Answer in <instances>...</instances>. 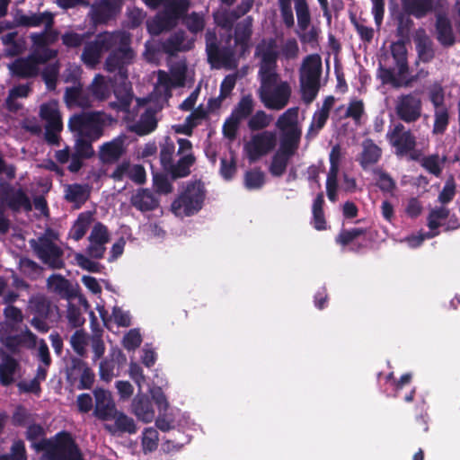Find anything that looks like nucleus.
Segmentation results:
<instances>
[{"instance_id":"1","label":"nucleus","mask_w":460,"mask_h":460,"mask_svg":"<svg viewBox=\"0 0 460 460\" xmlns=\"http://www.w3.org/2000/svg\"><path fill=\"white\" fill-rule=\"evenodd\" d=\"M130 38L125 31L103 32L95 40L84 46L82 53L83 62L89 67H94L104 52L112 50L109 55L105 66L109 72H117L115 80L121 81V89L115 88L114 93L119 101V108L126 111L131 102V88L127 83V66L131 64L135 53L129 47Z\"/></svg>"},{"instance_id":"2","label":"nucleus","mask_w":460,"mask_h":460,"mask_svg":"<svg viewBox=\"0 0 460 460\" xmlns=\"http://www.w3.org/2000/svg\"><path fill=\"white\" fill-rule=\"evenodd\" d=\"M256 55L261 58L260 99L269 110H282L289 102L292 89L290 84L282 80L276 71V60L279 55L276 42L273 40H262L256 48Z\"/></svg>"},{"instance_id":"3","label":"nucleus","mask_w":460,"mask_h":460,"mask_svg":"<svg viewBox=\"0 0 460 460\" xmlns=\"http://www.w3.org/2000/svg\"><path fill=\"white\" fill-rule=\"evenodd\" d=\"M252 19L248 16L239 22L235 28L234 47L231 40L228 47H219L214 31L206 33V50L209 62L215 66L233 68L237 66V60L248 49V41L252 34Z\"/></svg>"},{"instance_id":"4","label":"nucleus","mask_w":460,"mask_h":460,"mask_svg":"<svg viewBox=\"0 0 460 460\" xmlns=\"http://www.w3.org/2000/svg\"><path fill=\"white\" fill-rule=\"evenodd\" d=\"M44 429L40 425H30L27 439L37 451H42L40 460H83L81 453L70 435L58 434L53 440L43 438Z\"/></svg>"},{"instance_id":"5","label":"nucleus","mask_w":460,"mask_h":460,"mask_svg":"<svg viewBox=\"0 0 460 460\" xmlns=\"http://www.w3.org/2000/svg\"><path fill=\"white\" fill-rule=\"evenodd\" d=\"M17 25L27 27L44 26L41 32L31 33L30 38L34 44V55L41 56L42 59L56 58L58 51L51 49L49 46L58 40V32L53 30V15L49 12L40 13H23L17 12L14 16Z\"/></svg>"},{"instance_id":"6","label":"nucleus","mask_w":460,"mask_h":460,"mask_svg":"<svg viewBox=\"0 0 460 460\" xmlns=\"http://www.w3.org/2000/svg\"><path fill=\"white\" fill-rule=\"evenodd\" d=\"M146 5L155 8L163 6V12L147 21V30L151 34L157 35L163 31L173 27L181 14L187 11V0H143Z\"/></svg>"},{"instance_id":"7","label":"nucleus","mask_w":460,"mask_h":460,"mask_svg":"<svg viewBox=\"0 0 460 460\" xmlns=\"http://www.w3.org/2000/svg\"><path fill=\"white\" fill-rule=\"evenodd\" d=\"M205 189L201 181L188 182L172 204V213L179 217L198 213L204 203Z\"/></svg>"},{"instance_id":"8","label":"nucleus","mask_w":460,"mask_h":460,"mask_svg":"<svg viewBox=\"0 0 460 460\" xmlns=\"http://www.w3.org/2000/svg\"><path fill=\"white\" fill-rule=\"evenodd\" d=\"M192 76L186 62L177 61L171 65L169 73L163 70L157 72L155 92L160 99L166 101L173 88L184 86L189 80H192Z\"/></svg>"},{"instance_id":"9","label":"nucleus","mask_w":460,"mask_h":460,"mask_svg":"<svg viewBox=\"0 0 460 460\" xmlns=\"http://www.w3.org/2000/svg\"><path fill=\"white\" fill-rule=\"evenodd\" d=\"M29 243L43 263L56 269L63 266V252L58 243V234L54 231L47 230L41 236L31 239Z\"/></svg>"},{"instance_id":"10","label":"nucleus","mask_w":460,"mask_h":460,"mask_svg":"<svg viewBox=\"0 0 460 460\" xmlns=\"http://www.w3.org/2000/svg\"><path fill=\"white\" fill-rule=\"evenodd\" d=\"M322 73V60L319 55H310L305 58L300 69V86L303 100L310 103L319 91Z\"/></svg>"},{"instance_id":"11","label":"nucleus","mask_w":460,"mask_h":460,"mask_svg":"<svg viewBox=\"0 0 460 460\" xmlns=\"http://www.w3.org/2000/svg\"><path fill=\"white\" fill-rule=\"evenodd\" d=\"M105 116L101 112H83L70 118L68 127L74 136L97 140L102 135Z\"/></svg>"},{"instance_id":"12","label":"nucleus","mask_w":460,"mask_h":460,"mask_svg":"<svg viewBox=\"0 0 460 460\" xmlns=\"http://www.w3.org/2000/svg\"><path fill=\"white\" fill-rule=\"evenodd\" d=\"M391 51L395 66L383 72L384 81L392 84L395 87L406 86L409 84V79L405 45L400 41L393 43Z\"/></svg>"},{"instance_id":"13","label":"nucleus","mask_w":460,"mask_h":460,"mask_svg":"<svg viewBox=\"0 0 460 460\" xmlns=\"http://www.w3.org/2000/svg\"><path fill=\"white\" fill-rule=\"evenodd\" d=\"M298 112V108H289L278 118L276 128L280 132V144L298 147L301 137Z\"/></svg>"},{"instance_id":"14","label":"nucleus","mask_w":460,"mask_h":460,"mask_svg":"<svg viewBox=\"0 0 460 460\" xmlns=\"http://www.w3.org/2000/svg\"><path fill=\"white\" fill-rule=\"evenodd\" d=\"M14 328L8 322L0 323V342L9 350L15 352L21 348L31 349L37 345L36 336L27 328L20 334H13Z\"/></svg>"},{"instance_id":"15","label":"nucleus","mask_w":460,"mask_h":460,"mask_svg":"<svg viewBox=\"0 0 460 460\" xmlns=\"http://www.w3.org/2000/svg\"><path fill=\"white\" fill-rule=\"evenodd\" d=\"M277 146V134L274 131L264 130L254 134L244 145L245 154L251 163L268 155Z\"/></svg>"},{"instance_id":"16","label":"nucleus","mask_w":460,"mask_h":460,"mask_svg":"<svg viewBox=\"0 0 460 460\" xmlns=\"http://www.w3.org/2000/svg\"><path fill=\"white\" fill-rule=\"evenodd\" d=\"M104 429L114 437L132 435L137 431L135 420L118 409L103 421Z\"/></svg>"},{"instance_id":"17","label":"nucleus","mask_w":460,"mask_h":460,"mask_svg":"<svg viewBox=\"0 0 460 460\" xmlns=\"http://www.w3.org/2000/svg\"><path fill=\"white\" fill-rule=\"evenodd\" d=\"M137 102V112L140 113V119L135 120L131 118V113L128 112L127 115L128 128L137 133L139 136H144L152 132L156 127V119L155 118V112L149 108L146 107V101L139 99Z\"/></svg>"},{"instance_id":"18","label":"nucleus","mask_w":460,"mask_h":460,"mask_svg":"<svg viewBox=\"0 0 460 460\" xmlns=\"http://www.w3.org/2000/svg\"><path fill=\"white\" fill-rule=\"evenodd\" d=\"M422 103L416 94H402L395 101V111L397 116L404 122H414L421 115Z\"/></svg>"},{"instance_id":"19","label":"nucleus","mask_w":460,"mask_h":460,"mask_svg":"<svg viewBox=\"0 0 460 460\" xmlns=\"http://www.w3.org/2000/svg\"><path fill=\"white\" fill-rule=\"evenodd\" d=\"M178 155L181 156L176 164H172L167 170L174 178L185 177L190 173V168L194 164L195 158L192 155V145L185 138H178Z\"/></svg>"},{"instance_id":"20","label":"nucleus","mask_w":460,"mask_h":460,"mask_svg":"<svg viewBox=\"0 0 460 460\" xmlns=\"http://www.w3.org/2000/svg\"><path fill=\"white\" fill-rule=\"evenodd\" d=\"M0 203L13 211H29L31 209V199L25 192L21 189H14L9 185L3 186L2 190H0Z\"/></svg>"},{"instance_id":"21","label":"nucleus","mask_w":460,"mask_h":460,"mask_svg":"<svg viewBox=\"0 0 460 460\" xmlns=\"http://www.w3.org/2000/svg\"><path fill=\"white\" fill-rule=\"evenodd\" d=\"M51 58L42 59V57L34 55V44L31 46V53L27 58H19L8 66L12 74L21 77L36 75L40 71V65Z\"/></svg>"},{"instance_id":"22","label":"nucleus","mask_w":460,"mask_h":460,"mask_svg":"<svg viewBox=\"0 0 460 460\" xmlns=\"http://www.w3.org/2000/svg\"><path fill=\"white\" fill-rule=\"evenodd\" d=\"M390 144L396 148L398 155H405L415 147V137L401 123L394 125L387 133Z\"/></svg>"},{"instance_id":"23","label":"nucleus","mask_w":460,"mask_h":460,"mask_svg":"<svg viewBox=\"0 0 460 460\" xmlns=\"http://www.w3.org/2000/svg\"><path fill=\"white\" fill-rule=\"evenodd\" d=\"M130 411L136 418L144 422L150 423L155 418V411L150 398L142 390L134 396L130 403Z\"/></svg>"},{"instance_id":"24","label":"nucleus","mask_w":460,"mask_h":460,"mask_svg":"<svg viewBox=\"0 0 460 460\" xmlns=\"http://www.w3.org/2000/svg\"><path fill=\"white\" fill-rule=\"evenodd\" d=\"M67 378L71 382L79 379V389H89L94 382V374L92 369L80 358H72L71 366L67 370Z\"/></svg>"},{"instance_id":"25","label":"nucleus","mask_w":460,"mask_h":460,"mask_svg":"<svg viewBox=\"0 0 460 460\" xmlns=\"http://www.w3.org/2000/svg\"><path fill=\"white\" fill-rule=\"evenodd\" d=\"M93 395L95 399L93 415L103 422L117 410V406L111 392L107 390L95 389Z\"/></svg>"},{"instance_id":"26","label":"nucleus","mask_w":460,"mask_h":460,"mask_svg":"<svg viewBox=\"0 0 460 460\" xmlns=\"http://www.w3.org/2000/svg\"><path fill=\"white\" fill-rule=\"evenodd\" d=\"M190 416L186 412H181L180 410H172L168 412L164 411L158 413L155 420V426L161 431H169L177 427H184L189 424Z\"/></svg>"},{"instance_id":"27","label":"nucleus","mask_w":460,"mask_h":460,"mask_svg":"<svg viewBox=\"0 0 460 460\" xmlns=\"http://www.w3.org/2000/svg\"><path fill=\"white\" fill-rule=\"evenodd\" d=\"M122 0H96L91 10L94 23L105 22L119 10Z\"/></svg>"},{"instance_id":"28","label":"nucleus","mask_w":460,"mask_h":460,"mask_svg":"<svg viewBox=\"0 0 460 460\" xmlns=\"http://www.w3.org/2000/svg\"><path fill=\"white\" fill-rule=\"evenodd\" d=\"M254 0H242L236 11L229 12L221 8L214 14L216 23L225 29L231 28L234 22L241 16L249 12Z\"/></svg>"},{"instance_id":"29","label":"nucleus","mask_w":460,"mask_h":460,"mask_svg":"<svg viewBox=\"0 0 460 460\" xmlns=\"http://www.w3.org/2000/svg\"><path fill=\"white\" fill-rule=\"evenodd\" d=\"M340 161H341V149L338 146H333L331 153H330V170L327 175V181H326V190H327V196L328 199L331 201H335L337 199V188H338V181H337V176L339 172V167H340Z\"/></svg>"},{"instance_id":"30","label":"nucleus","mask_w":460,"mask_h":460,"mask_svg":"<svg viewBox=\"0 0 460 460\" xmlns=\"http://www.w3.org/2000/svg\"><path fill=\"white\" fill-rule=\"evenodd\" d=\"M334 101L332 96H328L323 101L321 108L314 113L312 122L306 134L308 138L316 137L319 131L324 127L329 118L330 111L334 104Z\"/></svg>"},{"instance_id":"31","label":"nucleus","mask_w":460,"mask_h":460,"mask_svg":"<svg viewBox=\"0 0 460 460\" xmlns=\"http://www.w3.org/2000/svg\"><path fill=\"white\" fill-rule=\"evenodd\" d=\"M297 148L296 146H288L280 144L279 150L272 157L270 166V172L273 176L279 177L286 172L288 161L295 155Z\"/></svg>"},{"instance_id":"32","label":"nucleus","mask_w":460,"mask_h":460,"mask_svg":"<svg viewBox=\"0 0 460 460\" xmlns=\"http://www.w3.org/2000/svg\"><path fill=\"white\" fill-rule=\"evenodd\" d=\"M125 136H119L111 141L103 144L99 152L100 159L103 163L116 162L125 152Z\"/></svg>"},{"instance_id":"33","label":"nucleus","mask_w":460,"mask_h":460,"mask_svg":"<svg viewBox=\"0 0 460 460\" xmlns=\"http://www.w3.org/2000/svg\"><path fill=\"white\" fill-rule=\"evenodd\" d=\"M437 40L443 46H451L456 41V35L450 20L445 14H438L436 21Z\"/></svg>"},{"instance_id":"34","label":"nucleus","mask_w":460,"mask_h":460,"mask_svg":"<svg viewBox=\"0 0 460 460\" xmlns=\"http://www.w3.org/2000/svg\"><path fill=\"white\" fill-rule=\"evenodd\" d=\"M93 96L86 93L80 84L66 88L65 102L68 108H86L91 106Z\"/></svg>"},{"instance_id":"35","label":"nucleus","mask_w":460,"mask_h":460,"mask_svg":"<svg viewBox=\"0 0 460 460\" xmlns=\"http://www.w3.org/2000/svg\"><path fill=\"white\" fill-rule=\"evenodd\" d=\"M194 40L188 38L184 31H178L170 36L164 42V49L170 54H173L178 51H186L192 48Z\"/></svg>"},{"instance_id":"36","label":"nucleus","mask_w":460,"mask_h":460,"mask_svg":"<svg viewBox=\"0 0 460 460\" xmlns=\"http://www.w3.org/2000/svg\"><path fill=\"white\" fill-rule=\"evenodd\" d=\"M91 187L88 184H69L65 187V198L79 208L89 198Z\"/></svg>"},{"instance_id":"37","label":"nucleus","mask_w":460,"mask_h":460,"mask_svg":"<svg viewBox=\"0 0 460 460\" xmlns=\"http://www.w3.org/2000/svg\"><path fill=\"white\" fill-rule=\"evenodd\" d=\"M40 115L46 121V125H50L56 129H62L63 124L58 102L50 101L43 103L40 109Z\"/></svg>"},{"instance_id":"38","label":"nucleus","mask_w":460,"mask_h":460,"mask_svg":"<svg viewBox=\"0 0 460 460\" xmlns=\"http://www.w3.org/2000/svg\"><path fill=\"white\" fill-rule=\"evenodd\" d=\"M380 156L381 149L372 140L367 139L363 142L358 161L364 170L376 164Z\"/></svg>"},{"instance_id":"39","label":"nucleus","mask_w":460,"mask_h":460,"mask_svg":"<svg viewBox=\"0 0 460 460\" xmlns=\"http://www.w3.org/2000/svg\"><path fill=\"white\" fill-rule=\"evenodd\" d=\"M402 4L406 13L421 18L432 11L434 0H402Z\"/></svg>"},{"instance_id":"40","label":"nucleus","mask_w":460,"mask_h":460,"mask_svg":"<svg viewBox=\"0 0 460 460\" xmlns=\"http://www.w3.org/2000/svg\"><path fill=\"white\" fill-rule=\"evenodd\" d=\"M135 208L141 211L152 210L157 206V199L148 190H139L131 198Z\"/></svg>"},{"instance_id":"41","label":"nucleus","mask_w":460,"mask_h":460,"mask_svg":"<svg viewBox=\"0 0 460 460\" xmlns=\"http://www.w3.org/2000/svg\"><path fill=\"white\" fill-rule=\"evenodd\" d=\"M112 87L111 81L103 75H97L90 86V91L93 99L102 101L110 96Z\"/></svg>"},{"instance_id":"42","label":"nucleus","mask_w":460,"mask_h":460,"mask_svg":"<svg viewBox=\"0 0 460 460\" xmlns=\"http://www.w3.org/2000/svg\"><path fill=\"white\" fill-rule=\"evenodd\" d=\"M236 79V75H228L224 78L220 85L219 96L216 99H211L208 102L210 108H218L221 105L222 101L230 96L235 86Z\"/></svg>"},{"instance_id":"43","label":"nucleus","mask_w":460,"mask_h":460,"mask_svg":"<svg viewBox=\"0 0 460 460\" xmlns=\"http://www.w3.org/2000/svg\"><path fill=\"white\" fill-rule=\"evenodd\" d=\"M18 368V363L12 358H6L0 364V382L8 385L14 381V375Z\"/></svg>"},{"instance_id":"44","label":"nucleus","mask_w":460,"mask_h":460,"mask_svg":"<svg viewBox=\"0 0 460 460\" xmlns=\"http://www.w3.org/2000/svg\"><path fill=\"white\" fill-rule=\"evenodd\" d=\"M93 220L90 213H82L72 226L69 235L75 241L80 240L88 230Z\"/></svg>"},{"instance_id":"45","label":"nucleus","mask_w":460,"mask_h":460,"mask_svg":"<svg viewBox=\"0 0 460 460\" xmlns=\"http://www.w3.org/2000/svg\"><path fill=\"white\" fill-rule=\"evenodd\" d=\"M29 84H20L12 88L6 100V106L10 111H16L21 105L17 102L18 98H25L30 93Z\"/></svg>"},{"instance_id":"46","label":"nucleus","mask_w":460,"mask_h":460,"mask_svg":"<svg viewBox=\"0 0 460 460\" xmlns=\"http://www.w3.org/2000/svg\"><path fill=\"white\" fill-rule=\"evenodd\" d=\"M159 436L156 429L146 428L142 432L141 444L145 454L155 451L158 447Z\"/></svg>"},{"instance_id":"47","label":"nucleus","mask_w":460,"mask_h":460,"mask_svg":"<svg viewBox=\"0 0 460 460\" xmlns=\"http://www.w3.org/2000/svg\"><path fill=\"white\" fill-rule=\"evenodd\" d=\"M253 111V100L250 95L243 96L233 110L231 116L242 121L247 119Z\"/></svg>"},{"instance_id":"48","label":"nucleus","mask_w":460,"mask_h":460,"mask_svg":"<svg viewBox=\"0 0 460 460\" xmlns=\"http://www.w3.org/2000/svg\"><path fill=\"white\" fill-rule=\"evenodd\" d=\"M323 193H319L313 204V225L314 227L319 231L326 228V222L323 211Z\"/></svg>"},{"instance_id":"49","label":"nucleus","mask_w":460,"mask_h":460,"mask_svg":"<svg viewBox=\"0 0 460 460\" xmlns=\"http://www.w3.org/2000/svg\"><path fill=\"white\" fill-rule=\"evenodd\" d=\"M416 48L420 58L424 62H429L433 58L434 50L432 42L426 35H419L416 39Z\"/></svg>"},{"instance_id":"50","label":"nucleus","mask_w":460,"mask_h":460,"mask_svg":"<svg viewBox=\"0 0 460 460\" xmlns=\"http://www.w3.org/2000/svg\"><path fill=\"white\" fill-rule=\"evenodd\" d=\"M448 215L449 210L445 207L432 209L428 217L429 232H438L437 229L443 225Z\"/></svg>"},{"instance_id":"51","label":"nucleus","mask_w":460,"mask_h":460,"mask_svg":"<svg viewBox=\"0 0 460 460\" xmlns=\"http://www.w3.org/2000/svg\"><path fill=\"white\" fill-rule=\"evenodd\" d=\"M376 185L384 192L393 193L396 188V183L394 179L380 168L373 171Z\"/></svg>"},{"instance_id":"52","label":"nucleus","mask_w":460,"mask_h":460,"mask_svg":"<svg viewBox=\"0 0 460 460\" xmlns=\"http://www.w3.org/2000/svg\"><path fill=\"white\" fill-rule=\"evenodd\" d=\"M272 120V115L267 114L263 111H259L250 118L248 127L251 130H261L269 127Z\"/></svg>"},{"instance_id":"53","label":"nucleus","mask_w":460,"mask_h":460,"mask_svg":"<svg viewBox=\"0 0 460 460\" xmlns=\"http://www.w3.org/2000/svg\"><path fill=\"white\" fill-rule=\"evenodd\" d=\"M295 10L296 13L298 30L306 31L311 22V16L306 1L295 4Z\"/></svg>"},{"instance_id":"54","label":"nucleus","mask_w":460,"mask_h":460,"mask_svg":"<svg viewBox=\"0 0 460 460\" xmlns=\"http://www.w3.org/2000/svg\"><path fill=\"white\" fill-rule=\"evenodd\" d=\"M73 349L79 355L84 356L87 352L88 336L83 331H76L70 339Z\"/></svg>"},{"instance_id":"55","label":"nucleus","mask_w":460,"mask_h":460,"mask_svg":"<svg viewBox=\"0 0 460 460\" xmlns=\"http://www.w3.org/2000/svg\"><path fill=\"white\" fill-rule=\"evenodd\" d=\"M148 392L158 409V412L169 410L170 403L161 386H151Z\"/></svg>"},{"instance_id":"56","label":"nucleus","mask_w":460,"mask_h":460,"mask_svg":"<svg viewBox=\"0 0 460 460\" xmlns=\"http://www.w3.org/2000/svg\"><path fill=\"white\" fill-rule=\"evenodd\" d=\"M264 184V173L259 170H252L246 172L244 185L248 190H256Z\"/></svg>"},{"instance_id":"57","label":"nucleus","mask_w":460,"mask_h":460,"mask_svg":"<svg viewBox=\"0 0 460 460\" xmlns=\"http://www.w3.org/2000/svg\"><path fill=\"white\" fill-rule=\"evenodd\" d=\"M184 23L190 32H199L205 27L204 16L201 13H192L184 18Z\"/></svg>"},{"instance_id":"58","label":"nucleus","mask_w":460,"mask_h":460,"mask_svg":"<svg viewBox=\"0 0 460 460\" xmlns=\"http://www.w3.org/2000/svg\"><path fill=\"white\" fill-rule=\"evenodd\" d=\"M49 288L60 295H65L69 290V282L60 275H52L48 279Z\"/></svg>"},{"instance_id":"59","label":"nucleus","mask_w":460,"mask_h":460,"mask_svg":"<svg viewBox=\"0 0 460 460\" xmlns=\"http://www.w3.org/2000/svg\"><path fill=\"white\" fill-rule=\"evenodd\" d=\"M448 124V111L447 108L435 109V121H434V133L439 134L445 131Z\"/></svg>"},{"instance_id":"60","label":"nucleus","mask_w":460,"mask_h":460,"mask_svg":"<svg viewBox=\"0 0 460 460\" xmlns=\"http://www.w3.org/2000/svg\"><path fill=\"white\" fill-rule=\"evenodd\" d=\"M438 234V232H429V231L428 233L419 232L417 234H411V235L405 237L401 242L406 243L410 248L414 249V248L420 247L425 239L433 238Z\"/></svg>"},{"instance_id":"61","label":"nucleus","mask_w":460,"mask_h":460,"mask_svg":"<svg viewBox=\"0 0 460 460\" xmlns=\"http://www.w3.org/2000/svg\"><path fill=\"white\" fill-rule=\"evenodd\" d=\"M298 52V44L295 39H288L284 41L279 49V55L288 60L296 58Z\"/></svg>"},{"instance_id":"62","label":"nucleus","mask_w":460,"mask_h":460,"mask_svg":"<svg viewBox=\"0 0 460 460\" xmlns=\"http://www.w3.org/2000/svg\"><path fill=\"white\" fill-rule=\"evenodd\" d=\"M75 137L76 155L81 157L92 156L93 155V149L92 146V142L93 140L88 137H80L79 136H75Z\"/></svg>"},{"instance_id":"63","label":"nucleus","mask_w":460,"mask_h":460,"mask_svg":"<svg viewBox=\"0 0 460 460\" xmlns=\"http://www.w3.org/2000/svg\"><path fill=\"white\" fill-rule=\"evenodd\" d=\"M429 100L434 105V108H445L447 107L444 103L445 94L442 86L438 84H435L430 86L429 90Z\"/></svg>"},{"instance_id":"64","label":"nucleus","mask_w":460,"mask_h":460,"mask_svg":"<svg viewBox=\"0 0 460 460\" xmlns=\"http://www.w3.org/2000/svg\"><path fill=\"white\" fill-rule=\"evenodd\" d=\"M58 71L59 65L58 63H55L48 66L42 73L43 80L45 81L47 87L50 90H53L56 87Z\"/></svg>"}]
</instances>
